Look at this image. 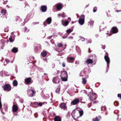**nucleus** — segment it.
I'll list each match as a JSON object with an SVG mask.
<instances>
[{
	"label": "nucleus",
	"mask_w": 121,
	"mask_h": 121,
	"mask_svg": "<svg viewBox=\"0 0 121 121\" xmlns=\"http://www.w3.org/2000/svg\"><path fill=\"white\" fill-rule=\"evenodd\" d=\"M60 77L62 81H66L67 80L68 77L67 72L65 70L61 71Z\"/></svg>",
	"instance_id": "1"
},
{
	"label": "nucleus",
	"mask_w": 121,
	"mask_h": 121,
	"mask_svg": "<svg viewBox=\"0 0 121 121\" xmlns=\"http://www.w3.org/2000/svg\"><path fill=\"white\" fill-rule=\"evenodd\" d=\"M88 96L89 97L91 100H93L95 99L97 97V95L95 93H89Z\"/></svg>",
	"instance_id": "2"
},
{
	"label": "nucleus",
	"mask_w": 121,
	"mask_h": 121,
	"mask_svg": "<svg viewBox=\"0 0 121 121\" xmlns=\"http://www.w3.org/2000/svg\"><path fill=\"white\" fill-rule=\"evenodd\" d=\"M85 19V16L84 15H82L80 16L78 21L79 24L81 25H83L84 23Z\"/></svg>",
	"instance_id": "3"
},
{
	"label": "nucleus",
	"mask_w": 121,
	"mask_h": 121,
	"mask_svg": "<svg viewBox=\"0 0 121 121\" xmlns=\"http://www.w3.org/2000/svg\"><path fill=\"white\" fill-rule=\"evenodd\" d=\"M106 55L105 56H104V58L107 63V67L108 68L109 66V64L110 62V59L109 57L108 56V53H106Z\"/></svg>",
	"instance_id": "4"
},
{
	"label": "nucleus",
	"mask_w": 121,
	"mask_h": 121,
	"mask_svg": "<svg viewBox=\"0 0 121 121\" xmlns=\"http://www.w3.org/2000/svg\"><path fill=\"white\" fill-rule=\"evenodd\" d=\"M4 90L5 91H9L11 89L10 86L9 84H6L3 86Z\"/></svg>",
	"instance_id": "5"
},
{
	"label": "nucleus",
	"mask_w": 121,
	"mask_h": 121,
	"mask_svg": "<svg viewBox=\"0 0 121 121\" xmlns=\"http://www.w3.org/2000/svg\"><path fill=\"white\" fill-rule=\"evenodd\" d=\"M52 21V20L51 17L48 18L43 23V25L45 26H46L47 23L48 24H49L51 23Z\"/></svg>",
	"instance_id": "6"
},
{
	"label": "nucleus",
	"mask_w": 121,
	"mask_h": 121,
	"mask_svg": "<svg viewBox=\"0 0 121 121\" xmlns=\"http://www.w3.org/2000/svg\"><path fill=\"white\" fill-rule=\"evenodd\" d=\"M35 93L34 90H29L27 91L28 95L29 97H32L33 94Z\"/></svg>",
	"instance_id": "7"
},
{
	"label": "nucleus",
	"mask_w": 121,
	"mask_h": 121,
	"mask_svg": "<svg viewBox=\"0 0 121 121\" xmlns=\"http://www.w3.org/2000/svg\"><path fill=\"white\" fill-rule=\"evenodd\" d=\"M79 102V100L77 99H75L72 101L71 103V105H75L78 104Z\"/></svg>",
	"instance_id": "8"
},
{
	"label": "nucleus",
	"mask_w": 121,
	"mask_h": 121,
	"mask_svg": "<svg viewBox=\"0 0 121 121\" xmlns=\"http://www.w3.org/2000/svg\"><path fill=\"white\" fill-rule=\"evenodd\" d=\"M60 107L62 109L65 110L67 108L66 104L65 103H63L60 104Z\"/></svg>",
	"instance_id": "9"
},
{
	"label": "nucleus",
	"mask_w": 121,
	"mask_h": 121,
	"mask_svg": "<svg viewBox=\"0 0 121 121\" xmlns=\"http://www.w3.org/2000/svg\"><path fill=\"white\" fill-rule=\"evenodd\" d=\"M47 9V7L45 5L41 6L40 10L43 12L46 11Z\"/></svg>",
	"instance_id": "10"
},
{
	"label": "nucleus",
	"mask_w": 121,
	"mask_h": 121,
	"mask_svg": "<svg viewBox=\"0 0 121 121\" xmlns=\"http://www.w3.org/2000/svg\"><path fill=\"white\" fill-rule=\"evenodd\" d=\"M52 81L54 83H59V79L57 77L53 78Z\"/></svg>",
	"instance_id": "11"
},
{
	"label": "nucleus",
	"mask_w": 121,
	"mask_h": 121,
	"mask_svg": "<svg viewBox=\"0 0 121 121\" xmlns=\"http://www.w3.org/2000/svg\"><path fill=\"white\" fill-rule=\"evenodd\" d=\"M111 31L113 34L116 33L118 32V30L116 27H113L112 28Z\"/></svg>",
	"instance_id": "12"
},
{
	"label": "nucleus",
	"mask_w": 121,
	"mask_h": 121,
	"mask_svg": "<svg viewBox=\"0 0 121 121\" xmlns=\"http://www.w3.org/2000/svg\"><path fill=\"white\" fill-rule=\"evenodd\" d=\"M61 22L62 25L63 26H67L69 23V22L68 21H64L63 20H62L61 21Z\"/></svg>",
	"instance_id": "13"
},
{
	"label": "nucleus",
	"mask_w": 121,
	"mask_h": 121,
	"mask_svg": "<svg viewBox=\"0 0 121 121\" xmlns=\"http://www.w3.org/2000/svg\"><path fill=\"white\" fill-rule=\"evenodd\" d=\"M67 59L68 62L70 63H72L73 61L74 60V58L73 57L69 56L68 57Z\"/></svg>",
	"instance_id": "14"
},
{
	"label": "nucleus",
	"mask_w": 121,
	"mask_h": 121,
	"mask_svg": "<svg viewBox=\"0 0 121 121\" xmlns=\"http://www.w3.org/2000/svg\"><path fill=\"white\" fill-rule=\"evenodd\" d=\"M18 107L16 105H13V111L14 112H16L18 110Z\"/></svg>",
	"instance_id": "15"
},
{
	"label": "nucleus",
	"mask_w": 121,
	"mask_h": 121,
	"mask_svg": "<svg viewBox=\"0 0 121 121\" xmlns=\"http://www.w3.org/2000/svg\"><path fill=\"white\" fill-rule=\"evenodd\" d=\"M7 13V11L6 9H2L0 15H2L3 16H4Z\"/></svg>",
	"instance_id": "16"
},
{
	"label": "nucleus",
	"mask_w": 121,
	"mask_h": 121,
	"mask_svg": "<svg viewBox=\"0 0 121 121\" xmlns=\"http://www.w3.org/2000/svg\"><path fill=\"white\" fill-rule=\"evenodd\" d=\"M61 17L63 18H64L65 17V15L64 13H59L57 15V17L58 18H60Z\"/></svg>",
	"instance_id": "17"
},
{
	"label": "nucleus",
	"mask_w": 121,
	"mask_h": 121,
	"mask_svg": "<svg viewBox=\"0 0 121 121\" xmlns=\"http://www.w3.org/2000/svg\"><path fill=\"white\" fill-rule=\"evenodd\" d=\"M56 8L58 9H60L62 8V5L60 4H58L56 5Z\"/></svg>",
	"instance_id": "18"
},
{
	"label": "nucleus",
	"mask_w": 121,
	"mask_h": 121,
	"mask_svg": "<svg viewBox=\"0 0 121 121\" xmlns=\"http://www.w3.org/2000/svg\"><path fill=\"white\" fill-rule=\"evenodd\" d=\"M94 22L93 21H90L88 22V25L90 26L91 28L93 27Z\"/></svg>",
	"instance_id": "19"
},
{
	"label": "nucleus",
	"mask_w": 121,
	"mask_h": 121,
	"mask_svg": "<svg viewBox=\"0 0 121 121\" xmlns=\"http://www.w3.org/2000/svg\"><path fill=\"white\" fill-rule=\"evenodd\" d=\"M54 121H61V119L59 116H56L54 118Z\"/></svg>",
	"instance_id": "20"
},
{
	"label": "nucleus",
	"mask_w": 121,
	"mask_h": 121,
	"mask_svg": "<svg viewBox=\"0 0 121 121\" xmlns=\"http://www.w3.org/2000/svg\"><path fill=\"white\" fill-rule=\"evenodd\" d=\"M93 60L90 59H89L86 60V63H87V64H92L93 63Z\"/></svg>",
	"instance_id": "21"
},
{
	"label": "nucleus",
	"mask_w": 121,
	"mask_h": 121,
	"mask_svg": "<svg viewBox=\"0 0 121 121\" xmlns=\"http://www.w3.org/2000/svg\"><path fill=\"white\" fill-rule=\"evenodd\" d=\"M25 81L27 84H29L30 82L31 79L30 78H28L25 79Z\"/></svg>",
	"instance_id": "22"
},
{
	"label": "nucleus",
	"mask_w": 121,
	"mask_h": 121,
	"mask_svg": "<svg viewBox=\"0 0 121 121\" xmlns=\"http://www.w3.org/2000/svg\"><path fill=\"white\" fill-rule=\"evenodd\" d=\"M101 117L100 116H99L98 117H96L95 118L93 119L92 120V121H99V120L98 118H101Z\"/></svg>",
	"instance_id": "23"
},
{
	"label": "nucleus",
	"mask_w": 121,
	"mask_h": 121,
	"mask_svg": "<svg viewBox=\"0 0 121 121\" xmlns=\"http://www.w3.org/2000/svg\"><path fill=\"white\" fill-rule=\"evenodd\" d=\"M12 51L13 53H17L18 51V49L16 48H14L12 49Z\"/></svg>",
	"instance_id": "24"
},
{
	"label": "nucleus",
	"mask_w": 121,
	"mask_h": 121,
	"mask_svg": "<svg viewBox=\"0 0 121 121\" xmlns=\"http://www.w3.org/2000/svg\"><path fill=\"white\" fill-rule=\"evenodd\" d=\"M47 53L46 51H44L41 53V55L42 56L45 57L47 55Z\"/></svg>",
	"instance_id": "25"
},
{
	"label": "nucleus",
	"mask_w": 121,
	"mask_h": 121,
	"mask_svg": "<svg viewBox=\"0 0 121 121\" xmlns=\"http://www.w3.org/2000/svg\"><path fill=\"white\" fill-rule=\"evenodd\" d=\"M60 86H59L57 87L55 91L56 93H57L59 94L60 93Z\"/></svg>",
	"instance_id": "26"
},
{
	"label": "nucleus",
	"mask_w": 121,
	"mask_h": 121,
	"mask_svg": "<svg viewBox=\"0 0 121 121\" xmlns=\"http://www.w3.org/2000/svg\"><path fill=\"white\" fill-rule=\"evenodd\" d=\"M17 82L16 80H15L13 82V86H16L17 85Z\"/></svg>",
	"instance_id": "27"
},
{
	"label": "nucleus",
	"mask_w": 121,
	"mask_h": 121,
	"mask_svg": "<svg viewBox=\"0 0 121 121\" xmlns=\"http://www.w3.org/2000/svg\"><path fill=\"white\" fill-rule=\"evenodd\" d=\"M76 49L78 52L79 53L80 52L81 50L79 47L78 46H76Z\"/></svg>",
	"instance_id": "28"
},
{
	"label": "nucleus",
	"mask_w": 121,
	"mask_h": 121,
	"mask_svg": "<svg viewBox=\"0 0 121 121\" xmlns=\"http://www.w3.org/2000/svg\"><path fill=\"white\" fill-rule=\"evenodd\" d=\"M1 73H4V75H5L6 76H8L9 75V74L7 72H5L4 71H1Z\"/></svg>",
	"instance_id": "29"
},
{
	"label": "nucleus",
	"mask_w": 121,
	"mask_h": 121,
	"mask_svg": "<svg viewBox=\"0 0 121 121\" xmlns=\"http://www.w3.org/2000/svg\"><path fill=\"white\" fill-rule=\"evenodd\" d=\"M73 30V29L71 30L70 29H68L67 30L66 32L67 33H68L69 34Z\"/></svg>",
	"instance_id": "30"
},
{
	"label": "nucleus",
	"mask_w": 121,
	"mask_h": 121,
	"mask_svg": "<svg viewBox=\"0 0 121 121\" xmlns=\"http://www.w3.org/2000/svg\"><path fill=\"white\" fill-rule=\"evenodd\" d=\"M1 41H2V45L3 47H4V46L5 45L4 43L5 42V41L4 39H2L1 40Z\"/></svg>",
	"instance_id": "31"
},
{
	"label": "nucleus",
	"mask_w": 121,
	"mask_h": 121,
	"mask_svg": "<svg viewBox=\"0 0 121 121\" xmlns=\"http://www.w3.org/2000/svg\"><path fill=\"white\" fill-rule=\"evenodd\" d=\"M82 83L84 84H85L86 82V79L84 78L82 79Z\"/></svg>",
	"instance_id": "32"
},
{
	"label": "nucleus",
	"mask_w": 121,
	"mask_h": 121,
	"mask_svg": "<svg viewBox=\"0 0 121 121\" xmlns=\"http://www.w3.org/2000/svg\"><path fill=\"white\" fill-rule=\"evenodd\" d=\"M80 115V116H81L83 114V112L82 111L80 110L79 111Z\"/></svg>",
	"instance_id": "33"
},
{
	"label": "nucleus",
	"mask_w": 121,
	"mask_h": 121,
	"mask_svg": "<svg viewBox=\"0 0 121 121\" xmlns=\"http://www.w3.org/2000/svg\"><path fill=\"white\" fill-rule=\"evenodd\" d=\"M9 39L10 42H13L14 41V40L12 39V38L11 36H10V37L9 38Z\"/></svg>",
	"instance_id": "34"
},
{
	"label": "nucleus",
	"mask_w": 121,
	"mask_h": 121,
	"mask_svg": "<svg viewBox=\"0 0 121 121\" xmlns=\"http://www.w3.org/2000/svg\"><path fill=\"white\" fill-rule=\"evenodd\" d=\"M90 57H92L94 59H95L96 58V55L95 54H93L90 56Z\"/></svg>",
	"instance_id": "35"
},
{
	"label": "nucleus",
	"mask_w": 121,
	"mask_h": 121,
	"mask_svg": "<svg viewBox=\"0 0 121 121\" xmlns=\"http://www.w3.org/2000/svg\"><path fill=\"white\" fill-rule=\"evenodd\" d=\"M36 105L38 104L40 106H42V104L41 103H39L38 102H36Z\"/></svg>",
	"instance_id": "36"
},
{
	"label": "nucleus",
	"mask_w": 121,
	"mask_h": 121,
	"mask_svg": "<svg viewBox=\"0 0 121 121\" xmlns=\"http://www.w3.org/2000/svg\"><path fill=\"white\" fill-rule=\"evenodd\" d=\"M106 107L105 106H104L101 107V109L102 110H103L106 109Z\"/></svg>",
	"instance_id": "37"
},
{
	"label": "nucleus",
	"mask_w": 121,
	"mask_h": 121,
	"mask_svg": "<svg viewBox=\"0 0 121 121\" xmlns=\"http://www.w3.org/2000/svg\"><path fill=\"white\" fill-rule=\"evenodd\" d=\"M62 45L63 44L61 43H59L57 44V46L59 47H61Z\"/></svg>",
	"instance_id": "38"
},
{
	"label": "nucleus",
	"mask_w": 121,
	"mask_h": 121,
	"mask_svg": "<svg viewBox=\"0 0 121 121\" xmlns=\"http://www.w3.org/2000/svg\"><path fill=\"white\" fill-rule=\"evenodd\" d=\"M97 9V8L96 7H95L93 8V12H95L96 11Z\"/></svg>",
	"instance_id": "39"
},
{
	"label": "nucleus",
	"mask_w": 121,
	"mask_h": 121,
	"mask_svg": "<svg viewBox=\"0 0 121 121\" xmlns=\"http://www.w3.org/2000/svg\"><path fill=\"white\" fill-rule=\"evenodd\" d=\"M24 31L25 32L26 31L28 32L29 31V30H28L27 29V28L26 27H25L24 28Z\"/></svg>",
	"instance_id": "40"
},
{
	"label": "nucleus",
	"mask_w": 121,
	"mask_h": 121,
	"mask_svg": "<svg viewBox=\"0 0 121 121\" xmlns=\"http://www.w3.org/2000/svg\"><path fill=\"white\" fill-rule=\"evenodd\" d=\"M5 61L7 63L10 62V60L8 59H5Z\"/></svg>",
	"instance_id": "41"
},
{
	"label": "nucleus",
	"mask_w": 121,
	"mask_h": 121,
	"mask_svg": "<svg viewBox=\"0 0 121 121\" xmlns=\"http://www.w3.org/2000/svg\"><path fill=\"white\" fill-rule=\"evenodd\" d=\"M106 34H108L109 36H111L112 35V34L110 32L108 31H107V33H106Z\"/></svg>",
	"instance_id": "42"
},
{
	"label": "nucleus",
	"mask_w": 121,
	"mask_h": 121,
	"mask_svg": "<svg viewBox=\"0 0 121 121\" xmlns=\"http://www.w3.org/2000/svg\"><path fill=\"white\" fill-rule=\"evenodd\" d=\"M81 40V41H85V39L83 38V37H82L81 38V39L80 40V39H79V40H78V41H79V40Z\"/></svg>",
	"instance_id": "43"
},
{
	"label": "nucleus",
	"mask_w": 121,
	"mask_h": 121,
	"mask_svg": "<svg viewBox=\"0 0 121 121\" xmlns=\"http://www.w3.org/2000/svg\"><path fill=\"white\" fill-rule=\"evenodd\" d=\"M115 104H116V105H115L116 106H118V102L117 101L115 102L114 103V104L115 105Z\"/></svg>",
	"instance_id": "44"
},
{
	"label": "nucleus",
	"mask_w": 121,
	"mask_h": 121,
	"mask_svg": "<svg viewBox=\"0 0 121 121\" xmlns=\"http://www.w3.org/2000/svg\"><path fill=\"white\" fill-rule=\"evenodd\" d=\"M117 96L119 97H120L121 99V94H118Z\"/></svg>",
	"instance_id": "45"
},
{
	"label": "nucleus",
	"mask_w": 121,
	"mask_h": 121,
	"mask_svg": "<svg viewBox=\"0 0 121 121\" xmlns=\"http://www.w3.org/2000/svg\"><path fill=\"white\" fill-rule=\"evenodd\" d=\"M4 1V2H3V4H5L7 2V1H8L7 0H6L5 1Z\"/></svg>",
	"instance_id": "46"
},
{
	"label": "nucleus",
	"mask_w": 121,
	"mask_h": 121,
	"mask_svg": "<svg viewBox=\"0 0 121 121\" xmlns=\"http://www.w3.org/2000/svg\"><path fill=\"white\" fill-rule=\"evenodd\" d=\"M4 75V73H1V71L0 72V76H3Z\"/></svg>",
	"instance_id": "47"
},
{
	"label": "nucleus",
	"mask_w": 121,
	"mask_h": 121,
	"mask_svg": "<svg viewBox=\"0 0 121 121\" xmlns=\"http://www.w3.org/2000/svg\"><path fill=\"white\" fill-rule=\"evenodd\" d=\"M62 66L63 67H64L65 66V64L64 63H63L62 64Z\"/></svg>",
	"instance_id": "48"
},
{
	"label": "nucleus",
	"mask_w": 121,
	"mask_h": 121,
	"mask_svg": "<svg viewBox=\"0 0 121 121\" xmlns=\"http://www.w3.org/2000/svg\"><path fill=\"white\" fill-rule=\"evenodd\" d=\"M68 38L70 39H72L73 38V37L72 36H70Z\"/></svg>",
	"instance_id": "49"
},
{
	"label": "nucleus",
	"mask_w": 121,
	"mask_h": 121,
	"mask_svg": "<svg viewBox=\"0 0 121 121\" xmlns=\"http://www.w3.org/2000/svg\"><path fill=\"white\" fill-rule=\"evenodd\" d=\"M99 36V35L97 34H96L95 35V36L96 38H97Z\"/></svg>",
	"instance_id": "50"
},
{
	"label": "nucleus",
	"mask_w": 121,
	"mask_h": 121,
	"mask_svg": "<svg viewBox=\"0 0 121 121\" xmlns=\"http://www.w3.org/2000/svg\"><path fill=\"white\" fill-rule=\"evenodd\" d=\"M52 37V36H49L47 38L48 39H50Z\"/></svg>",
	"instance_id": "51"
},
{
	"label": "nucleus",
	"mask_w": 121,
	"mask_h": 121,
	"mask_svg": "<svg viewBox=\"0 0 121 121\" xmlns=\"http://www.w3.org/2000/svg\"><path fill=\"white\" fill-rule=\"evenodd\" d=\"M102 48L103 49H105V47L104 46H103L102 47Z\"/></svg>",
	"instance_id": "52"
},
{
	"label": "nucleus",
	"mask_w": 121,
	"mask_h": 121,
	"mask_svg": "<svg viewBox=\"0 0 121 121\" xmlns=\"http://www.w3.org/2000/svg\"><path fill=\"white\" fill-rule=\"evenodd\" d=\"M75 64H78V61H76L75 62Z\"/></svg>",
	"instance_id": "53"
},
{
	"label": "nucleus",
	"mask_w": 121,
	"mask_h": 121,
	"mask_svg": "<svg viewBox=\"0 0 121 121\" xmlns=\"http://www.w3.org/2000/svg\"><path fill=\"white\" fill-rule=\"evenodd\" d=\"M84 92L86 94L87 93V91L85 90H84Z\"/></svg>",
	"instance_id": "54"
},
{
	"label": "nucleus",
	"mask_w": 121,
	"mask_h": 121,
	"mask_svg": "<svg viewBox=\"0 0 121 121\" xmlns=\"http://www.w3.org/2000/svg\"><path fill=\"white\" fill-rule=\"evenodd\" d=\"M47 104V103L46 102H43L42 103V105L43 104H44L45 103Z\"/></svg>",
	"instance_id": "55"
},
{
	"label": "nucleus",
	"mask_w": 121,
	"mask_h": 121,
	"mask_svg": "<svg viewBox=\"0 0 121 121\" xmlns=\"http://www.w3.org/2000/svg\"><path fill=\"white\" fill-rule=\"evenodd\" d=\"M67 36H66L65 37H64V36H63V37H62V38L63 39H65V38H66V37H67Z\"/></svg>",
	"instance_id": "56"
},
{
	"label": "nucleus",
	"mask_w": 121,
	"mask_h": 121,
	"mask_svg": "<svg viewBox=\"0 0 121 121\" xmlns=\"http://www.w3.org/2000/svg\"><path fill=\"white\" fill-rule=\"evenodd\" d=\"M6 7L8 8H9V6L8 5H7Z\"/></svg>",
	"instance_id": "57"
},
{
	"label": "nucleus",
	"mask_w": 121,
	"mask_h": 121,
	"mask_svg": "<svg viewBox=\"0 0 121 121\" xmlns=\"http://www.w3.org/2000/svg\"><path fill=\"white\" fill-rule=\"evenodd\" d=\"M68 19L69 20H71V19L70 18V17H69L68 18Z\"/></svg>",
	"instance_id": "58"
},
{
	"label": "nucleus",
	"mask_w": 121,
	"mask_h": 121,
	"mask_svg": "<svg viewBox=\"0 0 121 121\" xmlns=\"http://www.w3.org/2000/svg\"><path fill=\"white\" fill-rule=\"evenodd\" d=\"M89 51H88L89 52H91V51H90V49L89 48Z\"/></svg>",
	"instance_id": "59"
},
{
	"label": "nucleus",
	"mask_w": 121,
	"mask_h": 121,
	"mask_svg": "<svg viewBox=\"0 0 121 121\" xmlns=\"http://www.w3.org/2000/svg\"><path fill=\"white\" fill-rule=\"evenodd\" d=\"M121 11V10H117L116 12H119Z\"/></svg>",
	"instance_id": "60"
},
{
	"label": "nucleus",
	"mask_w": 121,
	"mask_h": 121,
	"mask_svg": "<svg viewBox=\"0 0 121 121\" xmlns=\"http://www.w3.org/2000/svg\"><path fill=\"white\" fill-rule=\"evenodd\" d=\"M38 46H39L38 47H39V48H41L40 47V45H38Z\"/></svg>",
	"instance_id": "61"
},
{
	"label": "nucleus",
	"mask_w": 121,
	"mask_h": 121,
	"mask_svg": "<svg viewBox=\"0 0 121 121\" xmlns=\"http://www.w3.org/2000/svg\"><path fill=\"white\" fill-rule=\"evenodd\" d=\"M0 108L1 107H2V104H1V103L0 102Z\"/></svg>",
	"instance_id": "62"
},
{
	"label": "nucleus",
	"mask_w": 121,
	"mask_h": 121,
	"mask_svg": "<svg viewBox=\"0 0 121 121\" xmlns=\"http://www.w3.org/2000/svg\"><path fill=\"white\" fill-rule=\"evenodd\" d=\"M1 112L3 113V114H4V113H3V112H2V110H1Z\"/></svg>",
	"instance_id": "63"
},
{
	"label": "nucleus",
	"mask_w": 121,
	"mask_h": 121,
	"mask_svg": "<svg viewBox=\"0 0 121 121\" xmlns=\"http://www.w3.org/2000/svg\"><path fill=\"white\" fill-rule=\"evenodd\" d=\"M3 48L2 47H1V48H2V49H3Z\"/></svg>",
	"instance_id": "64"
}]
</instances>
